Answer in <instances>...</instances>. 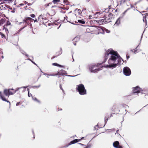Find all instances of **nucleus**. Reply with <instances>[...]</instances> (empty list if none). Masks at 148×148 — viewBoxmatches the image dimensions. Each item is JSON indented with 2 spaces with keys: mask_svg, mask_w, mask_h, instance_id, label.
<instances>
[{
  "mask_svg": "<svg viewBox=\"0 0 148 148\" xmlns=\"http://www.w3.org/2000/svg\"><path fill=\"white\" fill-rule=\"evenodd\" d=\"M108 58V64L106 65L105 66L107 68L113 69L115 68L121 64V59L123 60L117 52L111 49H108L105 53V61Z\"/></svg>",
  "mask_w": 148,
  "mask_h": 148,
  "instance_id": "1",
  "label": "nucleus"
},
{
  "mask_svg": "<svg viewBox=\"0 0 148 148\" xmlns=\"http://www.w3.org/2000/svg\"><path fill=\"white\" fill-rule=\"evenodd\" d=\"M112 14L110 13L108 15V16L106 17V15H105L103 17V19L97 21L99 25H101L103 23H107L111 21L110 17L112 16Z\"/></svg>",
  "mask_w": 148,
  "mask_h": 148,
  "instance_id": "2",
  "label": "nucleus"
},
{
  "mask_svg": "<svg viewBox=\"0 0 148 148\" xmlns=\"http://www.w3.org/2000/svg\"><path fill=\"white\" fill-rule=\"evenodd\" d=\"M77 89L80 95H84L86 93V90L85 89L84 86L82 84H79L78 85Z\"/></svg>",
  "mask_w": 148,
  "mask_h": 148,
  "instance_id": "3",
  "label": "nucleus"
},
{
  "mask_svg": "<svg viewBox=\"0 0 148 148\" xmlns=\"http://www.w3.org/2000/svg\"><path fill=\"white\" fill-rule=\"evenodd\" d=\"M98 64V63L97 65H90L88 66L89 70L91 73H94L101 70L100 69L97 68Z\"/></svg>",
  "mask_w": 148,
  "mask_h": 148,
  "instance_id": "4",
  "label": "nucleus"
},
{
  "mask_svg": "<svg viewBox=\"0 0 148 148\" xmlns=\"http://www.w3.org/2000/svg\"><path fill=\"white\" fill-rule=\"evenodd\" d=\"M123 72L124 75L126 76H129L131 74L130 69L127 66L124 68L123 70Z\"/></svg>",
  "mask_w": 148,
  "mask_h": 148,
  "instance_id": "5",
  "label": "nucleus"
},
{
  "mask_svg": "<svg viewBox=\"0 0 148 148\" xmlns=\"http://www.w3.org/2000/svg\"><path fill=\"white\" fill-rule=\"evenodd\" d=\"M143 90H141V89L138 86H136L133 88V91L134 93H139L141 92L143 93Z\"/></svg>",
  "mask_w": 148,
  "mask_h": 148,
  "instance_id": "6",
  "label": "nucleus"
},
{
  "mask_svg": "<svg viewBox=\"0 0 148 148\" xmlns=\"http://www.w3.org/2000/svg\"><path fill=\"white\" fill-rule=\"evenodd\" d=\"M104 27H97V29L98 31V34L99 33L102 34H104Z\"/></svg>",
  "mask_w": 148,
  "mask_h": 148,
  "instance_id": "7",
  "label": "nucleus"
},
{
  "mask_svg": "<svg viewBox=\"0 0 148 148\" xmlns=\"http://www.w3.org/2000/svg\"><path fill=\"white\" fill-rule=\"evenodd\" d=\"M0 98L4 101H6L8 103H9V105H10V101L8 100H7L5 97L3 95L2 93V92L1 91H0Z\"/></svg>",
  "mask_w": 148,
  "mask_h": 148,
  "instance_id": "8",
  "label": "nucleus"
},
{
  "mask_svg": "<svg viewBox=\"0 0 148 148\" xmlns=\"http://www.w3.org/2000/svg\"><path fill=\"white\" fill-rule=\"evenodd\" d=\"M113 147L116 148H119L121 146L119 145V143L118 141H114L113 144Z\"/></svg>",
  "mask_w": 148,
  "mask_h": 148,
  "instance_id": "9",
  "label": "nucleus"
},
{
  "mask_svg": "<svg viewBox=\"0 0 148 148\" xmlns=\"http://www.w3.org/2000/svg\"><path fill=\"white\" fill-rule=\"evenodd\" d=\"M43 18L41 15H40L38 17V20H37V19H36L35 20H34V22H38V21H40V22H42L43 23Z\"/></svg>",
  "mask_w": 148,
  "mask_h": 148,
  "instance_id": "10",
  "label": "nucleus"
},
{
  "mask_svg": "<svg viewBox=\"0 0 148 148\" xmlns=\"http://www.w3.org/2000/svg\"><path fill=\"white\" fill-rule=\"evenodd\" d=\"M80 140V139H74L73 140L71 141L70 142V144H69L68 145H66V147H68L69 145H70L73 144L74 143H76L77 142H78V141H79Z\"/></svg>",
  "mask_w": 148,
  "mask_h": 148,
  "instance_id": "11",
  "label": "nucleus"
},
{
  "mask_svg": "<svg viewBox=\"0 0 148 148\" xmlns=\"http://www.w3.org/2000/svg\"><path fill=\"white\" fill-rule=\"evenodd\" d=\"M3 93L5 96L8 97L9 96V89H5L3 91Z\"/></svg>",
  "mask_w": 148,
  "mask_h": 148,
  "instance_id": "12",
  "label": "nucleus"
},
{
  "mask_svg": "<svg viewBox=\"0 0 148 148\" xmlns=\"http://www.w3.org/2000/svg\"><path fill=\"white\" fill-rule=\"evenodd\" d=\"M121 18V17H119V18L117 19L114 25L116 26H118L119 24L120 23V19Z\"/></svg>",
  "mask_w": 148,
  "mask_h": 148,
  "instance_id": "13",
  "label": "nucleus"
},
{
  "mask_svg": "<svg viewBox=\"0 0 148 148\" xmlns=\"http://www.w3.org/2000/svg\"><path fill=\"white\" fill-rule=\"evenodd\" d=\"M33 20V19L32 18H31L30 17H28L25 20H23L24 23L25 22L26 23H27L28 20H30L31 21H32Z\"/></svg>",
  "mask_w": 148,
  "mask_h": 148,
  "instance_id": "14",
  "label": "nucleus"
},
{
  "mask_svg": "<svg viewBox=\"0 0 148 148\" xmlns=\"http://www.w3.org/2000/svg\"><path fill=\"white\" fill-rule=\"evenodd\" d=\"M52 64L53 65L56 66H59L60 67H64V66L60 65L57 63H53Z\"/></svg>",
  "mask_w": 148,
  "mask_h": 148,
  "instance_id": "15",
  "label": "nucleus"
},
{
  "mask_svg": "<svg viewBox=\"0 0 148 148\" xmlns=\"http://www.w3.org/2000/svg\"><path fill=\"white\" fill-rule=\"evenodd\" d=\"M75 11L77 12L78 15H81V14L82 13V12L80 10V9H75Z\"/></svg>",
  "mask_w": 148,
  "mask_h": 148,
  "instance_id": "16",
  "label": "nucleus"
},
{
  "mask_svg": "<svg viewBox=\"0 0 148 148\" xmlns=\"http://www.w3.org/2000/svg\"><path fill=\"white\" fill-rule=\"evenodd\" d=\"M77 21L79 23H80L82 24H84L85 23V21L83 19L78 20Z\"/></svg>",
  "mask_w": 148,
  "mask_h": 148,
  "instance_id": "17",
  "label": "nucleus"
},
{
  "mask_svg": "<svg viewBox=\"0 0 148 148\" xmlns=\"http://www.w3.org/2000/svg\"><path fill=\"white\" fill-rule=\"evenodd\" d=\"M27 86H23V87H19V88H17L16 90H14V91H16H16H18V90H19V89H21V88H27Z\"/></svg>",
  "mask_w": 148,
  "mask_h": 148,
  "instance_id": "18",
  "label": "nucleus"
},
{
  "mask_svg": "<svg viewBox=\"0 0 148 148\" xmlns=\"http://www.w3.org/2000/svg\"><path fill=\"white\" fill-rule=\"evenodd\" d=\"M101 13H100V12H96L95 14V17L97 18L99 17V16L100 15Z\"/></svg>",
  "mask_w": 148,
  "mask_h": 148,
  "instance_id": "19",
  "label": "nucleus"
},
{
  "mask_svg": "<svg viewBox=\"0 0 148 148\" xmlns=\"http://www.w3.org/2000/svg\"><path fill=\"white\" fill-rule=\"evenodd\" d=\"M32 98L34 101H36L38 103L40 102V101L39 100H38L36 97H34L33 96H32Z\"/></svg>",
  "mask_w": 148,
  "mask_h": 148,
  "instance_id": "20",
  "label": "nucleus"
},
{
  "mask_svg": "<svg viewBox=\"0 0 148 148\" xmlns=\"http://www.w3.org/2000/svg\"><path fill=\"white\" fill-rule=\"evenodd\" d=\"M16 93V91H13L12 92L10 91V89H9V96L11 95H13Z\"/></svg>",
  "mask_w": 148,
  "mask_h": 148,
  "instance_id": "21",
  "label": "nucleus"
},
{
  "mask_svg": "<svg viewBox=\"0 0 148 148\" xmlns=\"http://www.w3.org/2000/svg\"><path fill=\"white\" fill-rule=\"evenodd\" d=\"M67 17L66 16L64 17V22H70V21L67 19Z\"/></svg>",
  "mask_w": 148,
  "mask_h": 148,
  "instance_id": "22",
  "label": "nucleus"
},
{
  "mask_svg": "<svg viewBox=\"0 0 148 148\" xmlns=\"http://www.w3.org/2000/svg\"><path fill=\"white\" fill-rule=\"evenodd\" d=\"M60 72L62 73L63 74V75H64L65 74L67 73V72L66 71L62 69L60 70Z\"/></svg>",
  "mask_w": 148,
  "mask_h": 148,
  "instance_id": "23",
  "label": "nucleus"
},
{
  "mask_svg": "<svg viewBox=\"0 0 148 148\" xmlns=\"http://www.w3.org/2000/svg\"><path fill=\"white\" fill-rule=\"evenodd\" d=\"M20 51L23 54L25 55L27 57L28 56V55L27 54H26L25 52L23 50H21Z\"/></svg>",
  "mask_w": 148,
  "mask_h": 148,
  "instance_id": "24",
  "label": "nucleus"
},
{
  "mask_svg": "<svg viewBox=\"0 0 148 148\" xmlns=\"http://www.w3.org/2000/svg\"><path fill=\"white\" fill-rule=\"evenodd\" d=\"M43 75H48L49 76H55V75H53V74H47V73H44L43 74Z\"/></svg>",
  "mask_w": 148,
  "mask_h": 148,
  "instance_id": "25",
  "label": "nucleus"
},
{
  "mask_svg": "<svg viewBox=\"0 0 148 148\" xmlns=\"http://www.w3.org/2000/svg\"><path fill=\"white\" fill-rule=\"evenodd\" d=\"M54 75H56V76L57 75H63V74L62 73H61V72H60H60L58 71V73H56V74H55Z\"/></svg>",
  "mask_w": 148,
  "mask_h": 148,
  "instance_id": "26",
  "label": "nucleus"
},
{
  "mask_svg": "<svg viewBox=\"0 0 148 148\" xmlns=\"http://www.w3.org/2000/svg\"><path fill=\"white\" fill-rule=\"evenodd\" d=\"M40 86V85L39 84L37 86H32L31 87L33 88H39Z\"/></svg>",
  "mask_w": 148,
  "mask_h": 148,
  "instance_id": "27",
  "label": "nucleus"
},
{
  "mask_svg": "<svg viewBox=\"0 0 148 148\" xmlns=\"http://www.w3.org/2000/svg\"><path fill=\"white\" fill-rule=\"evenodd\" d=\"M139 46V45L136 47L135 48V49H134V53L135 54H136V53H137L138 52H137V48Z\"/></svg>",
  "mask_w": 148,
  "mask_h": 148,
  "instance_id": "28",
  "label": "nucleus"
},
{
  "mask_svg": "<svg viewBox=\"0 0 148 148\" xmlns=\"http://www.w3.org/2000/svg\"><path fill=\"white\" fill-rule=\"evenodd\" d=\"M104 32H106V33H108L110 32V31L108 29H106V28H104Z\"/></svg>",
  "mask_w": 148,
  "mask_h": 148,
  "instance_id": "29",
  "label": "nucleus"
},
{
  "mask_svg": "<svg viewBox=\"0 0 148 148\" xmlns=\"http://www.w3.org/2000/svg\"><path fill=\"white\" fill-rule=\"evenodd\" d=\"M0 34H1V37L2 38H5V36L4 34H3L2 33L0 32Z\"/></svg>",
  "mask_w": 148,
  "mask_h": 148,
  "instance_id": "30",
  "label": "nucleus"
},
{
  "mask_svg": "<svg viewBox=\"0 0 148 148\" xmlns=\"http://www.w3.org/2000/svg\"><path fill=\"white\" fill-rule=\"evenodd\" d=\"M74 40H75L76 42L78 41L79 40V37H76L75 38Z\"/></svg>",
  "mask_w": 148,
  "mask_h": 148,
  "instance_id": "31",
  "label": "nucleus"
},
{
  "mask_svg": "<svg viewBox=\"0 0 148 148\" xmlns=\"http://www.w3.org/2000/svg\"><path fill=\"white\" fill-rule=\"evenodd\" d=\"M53 1L54 3H56L57 2H59L60 1V0H53Z\"/></svg>",
  "mask_w": 148,
  "mask_h": 148,
  "instance_id": "32",
  "label": "nucleus"
},
{
  "mask_svg": "<svg viewBox=\"0 0 148 148\" xmlns=\"http://www.w3.org/2000/svg\"><path fill=\"white\" fill-rule=\"evenodd\" d=\"M11 23L9 21H8L6 24H5V26H8V25H10Z\"/></svg>",
  "mask_w": 148,
  "mask_h": 148,
  "instance_id": "33",
  "label": "nucleus"
},
{
  "mask_svg": "<svg viewBox=\"0 0 148 148\" xmlns=\"http://www.w3.org/2000/svg\"><path fill=\"white\" fill-rule=\"evenodd\" d=\"M143 21L144 22H145L146 23V25H147V21H146V18H145V19H143Z\"/></svg>",
  "mask_w": 148,
  "mask_h": 148,
  "instance_id": "34",
  "label": "nucleus"
},
{
  "mask_svg": "<svg viewBox=\"0 0 148 148\" xmlns=\"http://www.w3.org/2000/svg\"><path fill=\"white\" fill-rule=\"evenodd\" d=\"M123 110L124 111V112L123 113V114H124V115H125V114H126V113H127V112H126L127 110H124V109Z\"/></svg>",
  "mask_w": 148,
  "mask_h": 148,
  "instance_id": "35",
  "label": "nucleus"
},
{
  "mask_svg": "<svg viewBox=\"0 0 148 148\" xmlns=\"http://www.w3.org/2000/svg\"><path fill=\"white\" fill-rule=\"evenodd\" d=\"M30 16L32 18H34L35 17V15L34 14H32L30 15Z\"/></svg>",
  "mask_w": 148,
  "mask_h": 148,
  "instance_id": "36",
  "label": "nucleus"
},
{
  "mask_svg": "<svg viewBox=\"0 0 148 148\" xmlns=\"http://www.w3.org/2000/svg\"><path fill=\"white\" fill-rule=\"evenodd\" d=\"M123 107L125 108H126L127 107H128V106L127 105H126L125 104L123 105Z\"/></svg>",
  "mask_w": 148,
  "mask_h": 148,
  "instance_id": "37",
  "label": "nucleus"
},
{
  "mask_svg": "<svg viewBox=\"0 0 148 148\" xmlns=\"http://www.w3.org/2000/svg\"><path fill=\"white\" fill-rule=\"evenodd\" d=\"M28 96L30 97L31 96H32V95L31 93H29V92H28Z\"/></svg>",
  "mask_w": 148,
  "mask_h": 148,
  "instance_id": "38",
  "label": "nucleus"
},
{
  "mask_svg": "<svg viewBox=\"0 0 148 148\" xmlns=\"http://www.w3.org/2000/svg\"><path fill=\"white\" fill-rule=\"evenodd\" d=\"M111 130V131H114L115 130V129H107V130Z\"/></svg>",
  "mask_w": 148,
  "mask_h": 148,
  "instance_id": "39",
  "label": "nucleus"
},
{
  "mask_svg": "<svg viewBox=\"0 0 148 148\" xmlns=\"http://www.w3.org/2000/svg\"><path fill=\"white\" fill-rule=\"evenodd\" d=\"M106 117H105V124H106V122L107 121H108V119H107V121L106 120Z\"/></svg>",
  "mask_w": 148,
  "mask_h": 148,
  "instance_id": "40",
  "label": "nucleus"
},
{
  "mask_svg": "<svg viewBox=\"0 0 148 148\" xmlns=\"http://www.w3.org/2000/svg\"><path fill=\"white\" fill-rule=\"evenodd\" d=\"M63 2L64 3H66V4H66V3L67 2V0H64Z\"/></svg>",
  "mask_w": 148,
  "mask_h": 148,
  "instance_id": "41",
  "label": "nucleus"
},
{
  "mask_svg": "<svg viewBox=\"0 0 148 148\" xmlns=\"http://www.w3.org/2000/svg\"><path fill=\"white\" fill-rule=\"evenodd\" d=\"M60 88L62 90V91H63L64 90H63V89L62 88V87L61 86V85H60Z\"/></svg>",
  "mask_w": 148,
  "mask_h": 148,
  "instance_id": "42",
  "label": "nucleus"
},
{
  "mask_svg": "<svg viewBox=\"0 0 148 148\" xmlns=\"http://www.w3.org/2000/svg\"><path fill=\"white\" fill-rule=\"evenodd\" d=\"M78 144H79V145H82V146H85V145H84V144H82V143H78Z\"/></svg>",
  "mask_w": 148,
  "mask_h": 148,
  "instance_id": "43",
  "label": "nucleus"
},
{
  "mask_svg": "<svg viewBox=\"0 0 148 148\" xmlns=\"http://www.w3.org/2000/svg\"><path fill=\"white\" fill-rule=\"evenodd\" d=\"M90 146L91 145H88L87 146V147H88V148H90Z\"/></svg>",
  "mask_w": 148,
  "mask_h": 148,
  "instance_id": "44",
  "label": "nucleus"
},
{
  "mask_svg": "<svg viewBox=\"0 0 148 148\" xmlns=\"http://www.w3.org/2000/svg\"><path fill=\"white\" fill-rule=\"evenodd\" d=\"M19 103H20V102H18V103H16V106H18L19 105Z\"/></svg>",
  "mask_w": 148,
  "mask_h": 148,
  "instance_id": "45",
  "label": "nucleus"
},
{
  "mask_svg": "<svg viewBox=\"0 0 148 148\" xmlns=\"http://www.w3.org/2000/svg\"><path fill=\"white\" fill-rule=\"evenodd\" d=\"M24 5V4L23 3H21L19 4V5L20 6H22L23 5Z\"/></svg>",
  "mask_w": 148,
  "mask_h": 148,
  "instance_id": "46",
  "label": "nucleus"
},
{
  "mask_svg": "<svg viewBox=\"0 0 148 148\" xmlns=\"http://www.w3.org/2000/svg\"><path fill=\"white\" fill-rule=\"evenodd\" d=\"M32 62L33 63V64H35V65H37L33 61H32Z\"/></svg>",
  "mask_w": 148,
  "mask_h": 148,
  "instance_id": "47",
  "label": "nucleus"
},
{
  "mask_svg": "<svg viewBox=\"0 0 148 148\" xmlns=\"http://www.w3.org/2000/svg\"><path fill=\"white\" fill-rule=\"evenodd\" d=\"M77 75H71V77H75L77 76Z\"/></svg>",
  "mask_w": 148,
  "mask_h": 148,
  "instance_id": "48",
  "label": "nucleus"
},
{
  "mask_svg": "<svg viewBox=\"0 0 148 148\" xmlns=\"http://www.w3.org/2000/svg\"><path fill=\"white\" fill-rule=\"evenodd\" d=\"M10 90H13V91H14V89H13V88H11V89Z\"/></svg>",
  "mask_w": 148,
  "mask_h": 148,
  "instance_id": "49",
  "label": "nucleus"
},
{
  "mask_svg": "<svg viewBox=\"0 0 148 148\" xmlns=\"http://www.w3.org/2000/svg\"><path fill=\"white\" fill-rule=\"evenodd\" d=\"M127 10H125V11L124 12L123 14H125V13L127 12Z\"/></svg>",
  "mask_w": 148,
  "mask_h": 148,
  "instance_id": "50",
  "label": "nucleus"
},
{
  "mask_svg": "<svg viewBox=\"0 0 148 148\" xmlns=\"http://www.w3.org/2000/svg\"><path fill=\"white\" fill-rule=\"evenodd\" d=\"M66 75L67 76L70 77H71V75Z\"/></svg>",
  "mask_w": 148,
  "mask_h": 148,
  "instance_id": "51",
  "label": "nucleus"
},
{
  "mask_svg": "<svg viewBox=\"0 0 148 148\" xmlns=\"http://www.w3.org/2000/svg\"><path fill=\"white\" fill-rule=\"evenodd\" d=\"M25 89H23V91H22V92H25Z\"/></svg>",
  "mask_w": 148,
  "mask_h": 148,
  "instance_id": "52",
  "label": "nucleus"
},
{
  "mask_svg": "<svg viewBox=\"0 0 148 148\" xmlns=\"http://www.w3.org/2000/svg\"><path fill=\"white\" fill-rule=\"evenodd\" d=\"M28 60H29L31 62H32V60L30 58H28Z\"/></svg>",
  "mask_w": 148,
  "mask_h": 148,
  "instance_id": "53",
  "label": "nucleus"
},
{
  "mask_svg": "<svg viewBox=\"0 0 148 148\" xmlns=\"http://www.w3.org/2000/svg\"><path fill=\"white\" fill-rule=\"evenodd\" d=\"M27 26V25H25V26L24 27H23V28H22V29H23V28H24L25 27H26Z\"/></svg>",
  "mask_w": 148,
  "mask_h": 148,
  "instance_id": "54",
  "label": "nucleus"
},
{
  "mask_svg": "<svg viewBox=\"0 0 148 148\" xmlns=\"http://www.w3.org/2000/svg\"><path fill=\"white\" fill-rule=\"evenodd\" d=\"M134 49H132V50H131V51H132V52H134Z\"/></svg>",
  "mask_w": 148,
  "mask_h": 148,
  "instance_id": "55",
  "label": "nucleus"
},
{
  "mask_svg": "<svg viewBox=\"0 0 148 148\" xmlns=\"http://www.w3.org/2000/svg\"><path fill=\"white\" fill-rule=\"evenodd\" d=\"M119 131V130H117L116 131V133H117Z\"/></svg>",
  "mask_w": 148,
  "mask_h": 148,
  "instance_id": "56",
  "label": "nucleus"
},
{
  "mask_svg": "<svg viewBox=\"0 0 148 148\" xmlns=\"http://www.w3.org/2000/svg\"><path fill=\"white\" fill-rule=\"evenodd\" d=\"M27 91H28V92H29V89H28H28H27Z\"/></svg>",
  "mask_w": 148,
  "mask_h": 148,
  "instance_id": "57",
  "label": "nucleus"
},
{
  "mask_svg": "<svg viewBox=\"0 0 148 148\" xmlns=\"http://www.w3.org/2000/svg\"><path fill=\"white\" fill-rule=\"evenodd\" d=\"M84 137H82V138H81V140H82V139H84Z\"/></svg>",
  "mask_w": 148,
  "mask_h": 148,
  "instance_id": "58",
  "label": "nucleus"
},
{
  "mask_svg": "<svg viewBox=\"0 0 148 148\" xmlns=\"http://www.w3.org/2000/svg\"><path fill=\"white\" fill-rule=\"evenodd\" d=\"M12 12L13 13H14L15 12V11L14 10L13 11H12Z\"/></svg>",
  "mask_w": 148,
  "mask_h": 148,
  "instance_id": "59",
  "label": "nucleus"
},
{
  "mask_svg": "<svg viewBox=\"0 0 148 148\" xmlns=\"http://www.w3.org/2000/svg\"><path fill=\"white\" fill-rule=\"evenodd\" d=\"M1 58H4L3 56H1Z\"/></svg>",
  "mask_w": 148,
  "mask_h": 148,
  "instance_id": "60",
  "label": "nucleus"
},
{
  "mask_svg": "<svg viewBox=\"0 0 148 148\" xmlns=\"http://www.w3.org/2000/svg\"><path fill=\"white\" fill-rule=\"evenodd\" d=\"M97 126H98V125H97L94 128H95V129H96L95 128Z\"/></svg>",
  "mask_w": 148,
  "mask_h": 148,
  "instance_id": "61",
  "label": "nucleus"
},
{
  "mask_svg": "<svg viewBox=\"0 0 148 148\" xmlns=\"http://www.w3.org/2000/svg\"><path fill=\"white\" fill-rule=\"evenodd\" d=\"M127 58L128 59V58H129V56H127Z\"/></svg>",
  "mask_w": 148,
  "mask_h": 148,
  "instance_id": "62",
  "label": "nucleus"
},
{
  "mask_svg": "<svg viewBox=\"0 0 148 148\" xmlns=\"http://www.w3.org/2000/svg\"><path fill=\"white\" fill-rule=\"evenodd\" d=\"M73 44H74V45H76V43H74Z\"/></svg>",
  "mask_w": 148,
  "mask_h": 148,
  "instance_id": "63",
  "label": "nucleus"
},
{
  "mask_svg": "<svg viewBox=\"0 0 148 148\" xmlns=\"http://www.w3.org/2000/svg\"><path fill=\"white\" fill-rule=\"evenodd\" d=\"M84 148H88V147H87L86 146V147H85Z\"/></svg>",
  "mask_w": 148,
  "mask_h": 148,
  "instance_id": "64",
  "label": "nucleus"
}]
</instances>
